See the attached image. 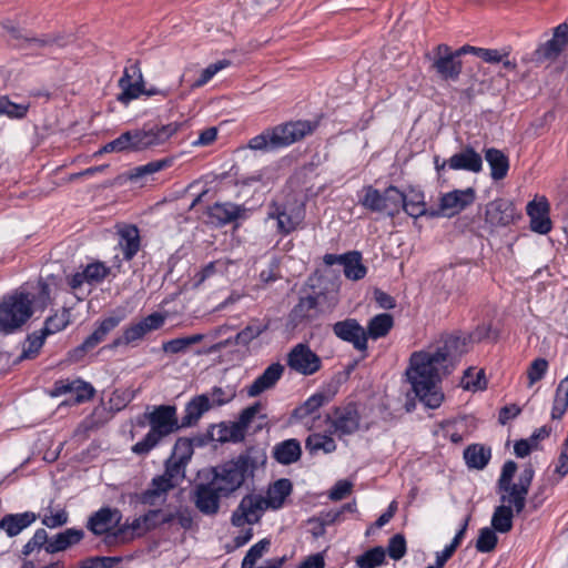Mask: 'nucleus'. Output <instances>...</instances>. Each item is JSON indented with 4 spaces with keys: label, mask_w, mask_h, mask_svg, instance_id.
I'll return each mask as SVG.
<instances>
[{
    "label": "nucleus",
    "mask_w": 568,
    "mask_h": 568,
    "mask_svg": "<svg viewBox=\"0 0 568 568\" xmlns=\"http://www.w3.org/2000/svg\"><path fill=\"white\" fill-rule=\"evenodd\" d=\"M362 192L363 195L359 197L358 203L367 211L385 213L389 217H395L400 212L403 192L396 186L389 185L384 191H379L373 185H365Z\"/></svg>",
    "instance_id": "obj_7"
},
{
    "label": "nucleus",
    "mask_w": 568,
    "mask_h": 568,
    "mask_svg": "<svg viewBox=\"0 0 568 568\" xmlns=\"http://www.w3.org/2000/svg\"><path fill=\"white\" fill-rule=\"evenodd\" d=\"M10 33L11 39L16 40V43H13V45L26 50L42 49L53 45L62 48L71 42V37H65L62 34H45L40 38H37L22 34L20 30L14 28L11 29Z\"/></svg>",
    "instance_id": "obj_19"
},
{
    "label": "nucleus",
    "mask_w": 568,
    "mask_h": 568,
    "mask_svg": "<svg viewBox=\"0 0 568 568\" xmlns=\"http://www.w3.org/2000/svg\"><path fill=\"white\" fill-rule=\"evenodd\" d=\"M204 339L203 334L173 338L162 344V349L166 354L185 353L190 346L201 343Z\"/></svg>",
    "instance_id": "obj_47"
},
{
    "label": "nucleus",
    "mask_w": 568,
    "mask_h": 568,
    "mask_svg": "<svg viewBox=\"0 0 568 568\" xmlns=\"http://www.w3.org/2000/svg\"><path fill=\"white\" fill-rule=\"evenodd\" d=\"M164 322L165 316L161 313L154 312L143 317L138 323H133L125 327L123 331L124 339L129 345H135L139 341L143 339L148 333L161 328Z\"/></svg>",
    "instance_id": "obj_21"
},
{
    "label": "nucleus",
    "mask_w": 568,
    "mask_h": 568,
    "mask_svg": "<svg viewBox=\"0 0 568 568\" xmlns=\"http://www.w3.org/2000/svg\"><path fill=\"white\" fill-rule=\"evenodd\" d=\"M293 490L292 481L287 478H281L274 481L267 490V497L264 498L266 501V507L272 509H280L287 496L291 495Z\"/></svg>",
    "instance_id": "obj_38"
},
{
    "label": "nucleus",
    "mask_w": 568,
    "mask_h": 568,
    "mask_svg": "<svg viewBox=\"0 0 568 568\" xmlns=\"http://www.w3.org/2000/svg\"><path fill=\"white\" fill-rule=\"evenodd\" d=\"M283 373L284 366L281 363L271 364L247 387V395L250 397H256L263 392L273 388L276 385V383L281 379Z\"/></svg>",
    "instance_id": "obj_25"
},
{
    "label": "nucleus",
    "mask_w": 568,
    "mask_h": 568,
    "mask_svg": "<svg viewBox=\"0 0 568 568\" xmlns=\"http://www.w3.org/2000/svg\"><path fill=\"white\" fill-rule=\"evenodd\" d=\"M33 315V301L29 293L14 292L0 302V332L8 335L21 328Z\"/></svg>",
    "instance_id": "obj_6"
},
{
    "label": "nucleus",
    "mask_w": 568,
    "mask_h": 568,
    "mask_svg": "<svg viewBox=\"0 0 568 568\" xmlns=\"http://www.w3.org/2000/svg\"><path fill=\"white\" fill-rule=\"evenodd\" d=\"M394 326L393 315L388 313L377 314L368 321L365 329L366 341L385 337Z\"/></svg>",
    "instance_id": "obj_42"
},
{
    "label": "nucleus",
    "mask_w": 568,
    "mask_h": 568,
    "mask_svg": "<svg viewBox=\"0 0 568 568\" xmlns=\"http://www.w3.org/2000/svg\"><path fill=\"white\" fill-rule=\"evenodd\" d=\"M29 105L11 102L8 97H0V114L11 119H22L27 115Z\"/></svg>",
    "instance_id": "obj_59"
},
{
    "label": "nucleus",
    "mask_w": 568,
    "mask_h": 568,
    "mask_svg": "<svg viewBox=\"0 0 568 568\" xmlns=\"http://www.w3.org/2000/svg\"><path fill=\"white\" fill-rule=\"evenodd\" d=\"M194 453L193 439L187 437H180L174 444L171 456L180 459V463H186L191 460Z\"/></svg>",
    "instance_id": "obj_56"
},
{
    "label": "nucleus",
    "mask_w": 568,
    "mask_h": 568,
    "mask_svg": "<svg viewBox=\"0 0 568 568\" xmlns=\"http://www.w3.org/2000/svg\"><path fill=\"white\" fill-rule=\"evenodd\" d=\"M121 519L120 511L110 507H102L93 513L87 523V528L97 536L108 532L119 525Z\"/></svg>",
    "instance_id": "obj_23"
},
{
    "label": "nucleus",
    "mask_w": 568,
    "mask_h": 568,
    "mask_svg": "<svg viewBox=\"0 0 568 568\" xmlns=\"http://www.w3.org/2000/svg\"><path fill=\"white\" fill-rule=\"evenodd\" d=\"M191 490L190 499L194 507L204 516L213 517L219 514L221 499L230 496L210 478H199Z\"/></svg>",
    "instance_id": "obj_8"
},
{
    "label": "nucleus",
    "mask_w": 568,
    "mask_h": 568,
    "mask_svg": "<svg viewBox=\"0 0 568 568\" xmlns=\"http://www.w3.org/2000/svg\"><path fill=\"white\" fill-rule=\"evenodd\" d=\"M386 551L382 546H376L356 557V565L359 568H376L385 564Z\"/></svg>",
    "instance_id": "obj_48"
},
{
    "label": "nucleus",
    "mask_w": 568,
    "mask_h": 568,
    "mask_svg": "<svg viewBox=\"0 0 568 568\" xmlns=\"http://www.w3.org/2000/svg\"><path fill=\"white\" fill-rule=\"evenodd\" d=\"M245 438V432L234 422L231 425L221 423L219 425L215 440L220 443H240Z\"/></svg>",
    "instance_id": "obj_49"
},
{
    "label": "nucleus",
    "mask_w": 568,
    "mask_h": 568,
    "mask_svg": "<svg viewBox=\"0 0 568 568\" xmlns=\"http://www.w3.org/2000/svg\"><path fill=\"white\" fill-rule=\"evenodd\" d=\"M485 160L490 168V176L494 181H500L507 176L509 159L501 150L496 148L486 149Z\"/></svg>",
    "instance_id": "obj_36"
},
{
    "label": "nucleus",
    "mask_w": 568,
    "mask_h": 568,
    "mask_svg": "<svg viewBox=\"0 0 568 568\" xmlns=\"http://www.w3.org/2000/svg\"><path fill=\"white\" fill-rule=\"evenodd\" d=\"M286 362L292 371L304 376L313 375L322 367L321 357L304 343L295 345L288 352Z\"/></svg>",
    "instance_id": "obj_11"
},
{
    "label": "nucleus",
    "mask_w": 568,
    "mask_h": 568,
    "mask_svg": "<svg viewBox=\"0 0 568 568\" xmlns=\"http://www.w3.org/2000/svg\"><path fill=\"white\" fill-rule=\"evenodd\" d=\"M173 489V484H169L163 477L152 478L148 489L138 495V501L148 506H161L168 499V494Z\"/></svg>",
    "instance_id": "obj_24"
},
{
    "label": "nucleus",
    "mask_w": 568,
    "mask_h": 568,
    "mask_svg": "<svg viewBox=\"0 0 568 568\" xmlns=\"http://www.w3.org/2000/svg\"><path fill=\"white\" fill-rule=\"evenodd\" d=\"M462 383L465 389L483 390L487 387L484 369L475 372L471 367L465 371Z\"/></svg>",
    "instance_id": "obj_53"
},
{
    "label": "nucleus",
    "mask_w": 568,
    "mask_h": 568,
    "mask_svg": "<svg viewBox=\"0 0 568 568\" xmlns=\"http://www.w3.org/2000/svg\"><path fill=\"white\" fill-rule=\"evenodd\" d=\"M496 530L489 527L481 528L476 541V549L479 552H490L496 548L498 542Z\"/></svg>",
    "instance_id": "obj_55"
},
{
    "label": "nucleus",
    "mask_w": 568,
    "mask_h": 568,
    "mask_svg": "<svg viewBox=\"0 0 568 568\" xmlns=\"http://www.w3.org/2000/svg\"><path fill=\"white\" fill-rule=\"evenodd\" d=\"M85 536L83 529L68 528L57 535L50 537L49 545L45 547V552L57 554L64 551L68 548L78 545Z\"/></svg>",
    "instance_id": "obj_30"
},
{
    "label": "nucleus",
    "mask_w": 568,
    "mask_h": 568,
    "mask_svg": "<svg viewBox=\"0 0 568 568\" xmlns=\"http://www.w3.org/2000/svg\"><path fill=\"white\" fill-rule=\"evenodd\" d=\"M448 168L452 170H465L478 173L483 169L481 155L470 145L448 159Z\"/></svg>",
    "instance_id": "obj_26"
},
{
    "label": "nucleus",
    "mask_w": 568,
    "mask_h": 568,
    "mask_svg": "<svg viewBox=\"0 0 568 568\" xmlns=\"http://www.w3.org/2000/svg\"><path fill=\"white\" fill-rule=\"evenodd\" d=\"M268 217L277 221V231L284 235L295 231L302 221V216L298 212H288L285 206L278 204L272 205Z\"/></svg>",
    "instance_id": "obj_32"
},
{
    "label": "nucleus",
    "mask_w": 568,
    "mask_h": 568,
    "mask_svg": "<svg viewBox=\"0 0 568 568\" xmlns=\"http://www.w3.org/2000/svg\"><path fill=\"white\" fill-rule=\"evenodd\" d=\"M265 508L266 501L263 497L246 495L233 511L231 523L235 527H243L245 524H255L260 520L261 511Z\"/></svg>",
    "instance_id": "obj_15"
},
{
    "label": "nucleus",
    "mask_w": 568,
    "mask_h": 568,
    "mask_svg": "<svg viewBox=\"0 0 568 568\" xmlns=\"http://www.w3.org/2000/svg\"><path fill=\"white\" fill-rule=\"evenodd\" d=\"M69 323L70 312L67 308H63L60 313H55L49 316L45 320L44 326L41 331L45 333L48 336L64 329L69 325Z\"/></svg>",
    "instance_id": "obj_52"
},
{
    "label": "nucleus",
    "mask_w": 568,
    "mask_h": 568,
    "mask_svg": "<svg viewBox=\"0 0 568 568\" xmlns=\"http://www.w3.org/2000/svg\"><path fill=\"white\" fill-rule=\"evenodd\" d=\"M186 463H180V459L170 456L164 463V473L158 477H163L173 484V489L185 478Z\"/></svg>",
    "instance_id": "obj_46"
},
{
    "label": "nucleus",
    "mask_w": 568,
    "mask_h": 568,
    "mask_svg": "<svg viewBox=\"0 0 568 568\" xmlns=\"http://www.w3.org/2000/svg\"><path fill=\"white\" fill-rule=\"evenodd\" d=\"M406 551H407V545H406V539H405L404 535H402V534L394 535L388 541V546H387L388 556L394 560H399L406 555Z\"/></svg>",
    "instance_id": "obj_60"
},
{
    "label": "nucleus",
    "mask_w": 568,
    "mask_h": 568,
    "mask_svg": "<svg viewBox=\"0 0 568 568\" xmlns=\"http://www.w3.org/2000/svg\"><path fill=\"white\" fill-rule=\"evenodd\" d=\"M491 458L490 447L481 444H471L464 450V459L468 468L484 469Z\"/></svg>",
    "instance_id": "obj_40"
},
{
    "label": "nucleus",
    "mask_w": 568,
    "mask_h": 568,
    "mask_svg": "<svg viewBox=\"0 0 568 568\" xmlns=\"http://www.w3.org/2000/svg\"><path fill=\"white\" fill-rule=\"evenodd\" d=\"M75 388H74V398L73 400L78 404L84 403L91 399L94 395V388L90 383L83 382L81 379H77Z\"/></svg>",
    "instance_id": "obj_63"
},
{
    "label": "nucleus",
    "mask_w": 568,
    "mask_h": 568,
    "mask_svg": "<svg viewBox=\"0 0 568 568\" xmlns=\"http://www.w3.org/2000/svg\"><path fill=\"white\" fill-rule=\"evenodd\" d=\"M118 85L122 90L118 95V101L123 104H128L132 100L138 99L140 95H143L144 92V80H135L132 82L129 80L128 73L119 79Z\"/></svg>",
    "instance_id": "obj_43"
},
{
    "label": "nucleus",
    "mask_w": 568,
    "mask_h": 568,
    "mask_svg": "<svg viewBox=\"0 0 568 568\" xmlns=\"http://www.w3.org/2000/svg\"><path fill=\"white\" fill-rule=\"evenodd\" d=\"M143 418L150 425L149 433L132 446V452L144 456L156 447L163 438L182 428L178 419V409L173 405L154 406L151 412H145Z\"/></svg>",
    "instance_id": "obj_4"
},
{
    "label": "nucleus",
    "mask_w": 568,
    "mask_h": 568,
    "mask_svg": "<svg viewBox=\"0 0 568 568\" xmlns=\"http://www.w3.org/2000/svg\"><path fill=\"white\" fill-rule=\"evenodd\" d=\"M50 537L48 532L43 528H39L36 530L33 536L28 540V542L22 547L21 554L23 557H28L34 550H40L43 548L45 550L47 545H49Z\"/></svg>",
    "instance_id": "obj_54"
},
{
    "label": "nucleus",
    "mask_w": 568,
    "mask_h": 568,
    "mask_svg": "<svg viewBox=\"0 0 568 568\" xmlns=\"http://www.w3.org/2000/svg\"><path fill=\"white\" fill-rule=\"evenodd\" d=\"M172 163L173 160L170 158L154 160L144 165H139L131 169L129 172L125 173V179L132 183L142 186L148 181L149 176L170 168Z\"/></svg>",
    "instance_id": "obj_29"
},
{
    "label": "nucleus",
    "mask_w": 568,
    "mask_h": 568,
    "mask_svg": "<svg viewBox=\"0 0 568 568\" xmlns=\"http://www.w3.org/2000/svg\"><path fill=\"white\" fill-rule=\"evenodd\" d=\"M301 456V443L295 438L285 439L273 447V458L281 465L296 463Z\"/></svg>",
    "instance_id": "obj_35"
},
{
    "label": "nucleus",
    "mask_w": 568,
    "mask_h": 568,
    "mask_svg": "<svg viewBox=\"0 0 568 568\" xmlns=\"http://www.w3.org/2000/svg\"><path fill=\"white\" fill-rule=\"evenodd\" d=\"M326 420L331 423L334 433L338 437L355 434L359 429L361 415L356 403H348L345 406L335 407L333 416L327 415Z\"/></svg>",
    "instance_id": "obj_12"
},
{
    "label": "nucleus",
    "mask_w": 568,
    "mask_h": 568,
    "mask_svg": "<svg viewBox=\"0 0 568 568\" xmlns=\"http://www.w3.org/2000/svg\"><path fill=\"white\" fill-rule=\"evenodd\" d=\"M476 193L473 187L466 190H454L444 194L439 202V214L444 213L448 216L458 214L467 206L475 202Z\"/></svg>",
    "instance_id": "obj_20"
},
{
    "label": "nucleus",
    "mask_w": 568,
    "mask_h": 568,
    "mask_svg": "<svg viewBox=\"0 0 568 568\" xmlns=\"http://www.w3.org/2000/svg\"><path fill=\"white\" fill-rule=\"evenodd\" d=\"M212 408L209 394L194 396L186 405L184 415L181 419L182 428L191 427L197 424L204 413Z\"/></svg>",
    "instance_id": "obj_28"
},
{
    "label": "nucleus",
    "mask_w": 568,
    "mask_h": 568,
    "mask_svg": "<svg viewBox=\"0 0 568 568\" xmlns=\"http://www.w3.org/2000/svg\"><path fill=\"white\" fill-rule=\"evenodd\" d=\"M333 333L342 341L351 343L359 352L367 351L365 328L355 318L338 321L332 326Z\"/></svg>",
    "instance_id": "obj_18"
},
{
    "label": "nucleus",
    "mask_w": 568,
    "mask_h": 568,
    "mask_svg": "<svg viewBox=\"0 0 568 568\" xmlns=\"http://www.w3.org/2000/svg\"><path fill=\"white\" fill-rule=\"evenodd\" d=\"M261 410V404L254 403L253 405L244 408L239 417V420L235 422L244 432H246V428L250 426L254 417L257 415V413Z\"/></svg>",
    "instance_id": "obj_64"
},
{
    "label": "nucleus",
    "mask_w": 568,
    "mask_h": 568,
    "mask_svg": "<svg viewBox=\"0 0 568 568\" xmlns=\"http://www.w3.org/2000/svg\"><path fill=\"white\" fill-rule=\"evenodd\" d=\"M119 245L125 261H131L141 248L140 231L135 225H126L119 231Z\"/></svg>",
    "instance_id": "obj_34"
},
{
    "label": "nucleus",
    "mask_w": 568,
    "mask_h": 568,
    "mask_svg": "<svg viewBox=\"0 0 568 568\" xmlns=\"http://www.w3.org/2000/svg\"><path fill=\"white\" fill-rule=\"evenodd\" d=\"M514 511L510 505L497 506L491 517L493 528L500 534L510 531L513 528Z\"/></svg>",
    "instance_id": "obj_45"
},
{
    "label": "nucleus",
    "mask_w": 568,
    "mask_h": 568,
    "mask_svg": "<svg viewBox=\"0 0 568 568\" xmlns=\"http://www.w3.org/2000/svg\"><path fill=\"white\" fill-rule=\"evenodd\" d=\"M520 217L515 204L508 199H496L486 205L485 222L490 227H506Z\"/></svg>",
    "instance_id": "obj_13"
},
{
    "label": "nucleus",
    "mask_w": 568,
    "mask_h": 568,
    "mask_svg": "<svg viewBox=\"0 0 568 568\" xmlns=\"http://www.w3.org/2000/svg\"><path fill=\"white\" fill-rule=\"evenodd\" d=\"M210 400L213 406H223L230 403L234 397L235 393L231 389L225 390L222 387L214 386L211 390Z\"/></svg>",
    "instance_id": "obj_62"
},
{
    "label": "nucleus",
    "mask_w": 568,
    "mask_h": 568,
    "mask_svg": "<svg viewBox=\"0 0 568 568\" xmlns=\"http://www.w3.org/2000/svg\"><path fill=\"white\" fill-rule=\"evenodd\" d=\"M490 325H478L469 335L442 334L428 349L414 352L406 371L415 396L428 408H438L444 394L440 383L456 367L469 342H480L489 336Z\"/></svg>",
    "instance_id": "obj_1"
},
{
    "label": "nucleus",
    "mask_w": 568,
    "mask_h": 568,
    "mask_svg": "<svg viewBox=\"0 0 568 568\" xmlns=\"http://www.w3.org/2000/svg\"><path fill=\"white\" fill-rule=\"evenodd\" d=\"M527 215L530 217L531 231L539 234H548L551 231V221L549 217V203L546 197L535 199L528 202Z\"/></svg>",
    "instance_id": "obj_22"
},
{
    "label": "nucleus",
    "mask_w": 568,
    "mask_h": 568,
    "mask_svg": "<svg viewBox=\"0 0 568 568\" xmlns=\"http://www.w3.org/2000/svg\"><path fill=\"white\" fill-rule=\"evenodd\" d=\"M400 210H404L409 216L417 219L423 215H429L432 217L439 216L438 211H428L424 201V194L422 192H412L409 196L403 193V202L400 203Z\"/></svg>",
    "instance_id": "obj_39"
},
{
    "label": "nucleus",
    "mask_w": 568,
    "mask_h": 568,
    "mask_svg": "<svg viewBox=\"0 0 568 568\" xmlns=\"http://www.w3.org/2000/svg\"><path fill=\"white\" fill-rule=\"evenodd\" d=\"M270 318H252L248 324L241 329L233 339H227L225 344L234 343L235 345L247 346L253 339L261 336L270 328Z\"/></svg>",
    "instance_id": "obj_33"
},
{
    "label": "nucleus",
    "mask_w": 568,
    "mask_h": 568,
    "mask_svg": "<svg viewBox=\"0 0 568 568\" xmlns=\"http://www.w3.org/2000/svg\"><path fill=\"white\" fill-rule=\"evenodd\" d=\"M230 65L229 60H221L215 63L210 64L205 69L202 70L199 79L192 84V88H201L206 84L220 70Z\"/></svg>",
    "instance_id": "obj_61"
},
{
    "label": "nucleus",
    "mask_w": 568,
    "mask_h": 568,
    "mask_svg": "<svg viewBox=\"0 0 568 568\" xmlns=\"http://www.w3.org/2000/svg\"><path fill=\"white\" fill-rule=\"evenodd\" d=\"M45 338L47 334L41 329L39 332L29 334L27 337L28 346L23 348L21 358H33L36 355H38L39 351L44 344Z\"/></svg>",
    "instance_id": "obj_57"
},
{
    "label": "nucleus",
    "mask_w": 568,
    "mask_h": 568,
    "mask_svg": "<svg viewBox=\"0 0 568 568\" xmlns=\"http://www.w3.org/2000/svg\"><path fill=\"white\" fill-rule=\"evenodd\" d=\"M317 314V297L313 295H307L305 297H300L298 303L290 312L288 320L293 326H297L304 321H312L316 318Z\"/></svg>",
    "instance_id": "obj_31"
},
{
    "label": "nucleus",
    "mask_w": 568,
    "mask_h": 568,
    "mask_svg": "<svg viewBox=\"0 0 568 568\" xmlns=\"http://www.w3.org/2000/svg\"><path fill=\"white\" fill-rule=\"evenodd\" d=\"M314 128L310 121H288L263 130L248 141L247 146L263 153L275 152L303 140Z\"/></svg>",
    "instance_id": "obj_3"
},
{
    "label": "nucleus",
    "mask_w": 568,
    "mask_h": 568,
    "mask_svg": "<svg viewBox=\"0 0 568 568\" xmlns=\"http://www.w3.org/2000/svg\"><path fill=\"white\" fill-rule=\"evenodd\" d=\"M38 519L33 511L20 514H7L0 519V530L6 531L8 537H16Z\"/></svg>",
    "instance_id": "obj_27"
},
{
    "label": "nucleus",
    "mask_w": 568,
    "mask_h": 568,
    "mask_svg": "<svg viewBox=\"0 0 568 568\" xmlns=\"http://www.w3.org/2000/svg\"><path fill=\"white\" fill-rule=\"evenodd\" d=\"M121 322L119 316H109L99 322L97 328L80 344L69 352L71 362H80L84 356L102 343L108 334Z\"/></svg>",
    "instance_id": "obj_10"
},
{
    "label": "nucleus",
    "mask_w": 568,
    "mask_h": 568,
    "mask_svg": "<svg viewBox=\"0 0 568 568\" xmlns=\"http://www.w3.org/2000/svg\"><path fill=\"white\" fill-rule=\"evenodd\" d=\"M305 447L311 454L321 449L325 453H333L336 449V444L331 436L312 434L306 438Z\"/></svg>",
    "instance_id": "obj_50"
},
{
    "label": "nucleus",
    "mask_w": 568,
    "mask_h": 568,
    "mask_svg": "<svg viewBox=\"0 0 568 568\" xmlns=\"http://www.w3.org/2000/svg\"><path fill=\"white\" fill-rule=\"evenodd\" d=\"M568 43V24L561 23L554 30L551 39L540 44L532 53L531 60L537 63L556 60Z\"/></svg>",
    "instance_id": "obj_16"
},
{
    "label": "nucleus",
    "mask_w": 568,
    "mask_h": 568,
    "mask_svg": "<svg viewBox=\"0 0 568 568\" xmlns=\"http://www.w3.org/2000/svg\"><path fill=\"white\" fill-rule=\"evenodd\" d=\"M111 273V268L101 261L89 263L81 272L67 276V283L73 292L79 291L84 283L98 285Z\"/></svg>",
    "instance_id": "obj_17"
},
{
    "label": "nucleus",
    "mask_w": 568,
    "mask_h": 568,
    "mask_svg": "<svg viewBox=\"0 0 568 568\" xmlns=\"http://www.w3.org/2000/svg\"><path fill=\"white\" fill-rule=\"evenodd\" d=\"M267 456L264 449L251 446L226 462L207 467L197 473L199 478L214 480L230 497L241 489L247 480H253L255 471L264 467Z\"/></svg>",
    "instance_id": "obj_2"
},
{
    "label": "nucleus",
    "mask_w": 568,
    "mask_h": 568,
    "mask_svg": "<svg viewBox=\"0 0 568 568\" xmlns=\"http://www.w3.org/2000/svg\"><path fill=\"white\" fill-rule=\"evenodd\" d=\"M344 275L352 281H358L365 277L366 266L362 263V254L357 251L348 252L343 263Z\"/></svg>",
    "instance_id": "obj_44"
},
{
    "label": "nucleus",
    "mask_w": 568,
    "mask_h": 568,
    "mask_svg": "<svg viewBox=\"0 0 568 568\" xmlns=\"http://www.w3.org/2000/svg\"><path fill=\"white\" fill-rule=\"evenodd\" d=\"M332 398L333 394H327L323 392L315 393L314 395L308 397L302 405H300L293 410L292 417L302 420L307 416L313 415L325 404L329 403Z\"/></svg>",
    "instance_id": "obj_41"
},
{
    "label": "nucleus",
    "mask_w": 568,
    "mask_h": 568,
    "mask_svg": "<svg viewBox=\"0 0 568 568\" xmlns=\"http://www.w3.org/2000/svg\"><path fill=\"white\" fill-rule=\"evenodd\" d=\"M180 126L178 122L145 123L141 129L125 131L114 139L118 152H139L162 145L179 131Z\"/></svg>",
    "instance_id": "obj_5"
},
{
    "label": "nucleus",
    "mask_w": 568,
    "mask_h": 568,
    "mask_svg": "<svg viewBox=\"0 0 568 568\" xmlns=\"http://www.w3.org/2000/svg\"><path fill=\"white\" fill-rule=\"evenodd\" d=\"M548 361L542 357H538L530 363L527 369L529 387L544 378L548 371Z\"/></svg>",
    "instance_id": "obj_58"
},
{
    "label": "nucleus",
    "mask_w": 568,
    "mask_h": 568,
    "mask_svg": "<svg viewBox=\"0 0 568 568\" xmlns=\"http://www.w3.org/2000/svg\"><path fill=\"white\" fill-rule=\"evenodd\" d=\"M497 491L500 494L501 505L513 506L515 513L519 515L526 506L527 493L519 488L515 483L497 486Z\"/></svg>",
    "instance_id": "obj_37"
},
{
    "label": "nucleus",
    "mask_w": 568,
    "mask_h": 568,
    "mask_svg": "<svg viewBox=\"0 0 568 568\" xmlns=\"http://www.w3.org/2000/svg\"><path fill=\"white\" fill-rule=\"evenodd\" d=\"M207 223L215 227H223L239 220L247 217L244 205L232 202H215L206 209Z\"/></svg>",
    "instance_id": "obj_14"
},
{
    "label": "nucleus",
    "mask_w": 568,
    "mask_h": 568,
    "mask_svg": "<svg viewBox=\"0 0 568 568\" xmlns=\"http://www.w3.org/2000/svg\"><path fill=\"white\" fill-rule=\"evenodd\" d=\"M425 57L432 61L430 69L443 81H456L462 74L463 62L455 57L453 49L446 43L438 44L433 50V54L427 53Z\"/></svg>",
    "instance_id": "obj_9"
},
{
    "label": "nucleus",
    "mask_w": 568,
    "mask_h": 568,
    "mask_svg": "<svg viewBox=\"0 0 568 568\" xmlns=\"http://www.w3.org/2000/svg\"><path fill=\"white\" fill-rule=\"evenodd\" d=\"M270 547L271 540L267 538L253 545L243 558L241 568H256L255 564L268 551Z\"/></svg>",
    "instance_id": "obj_51"
}]
</instances>
